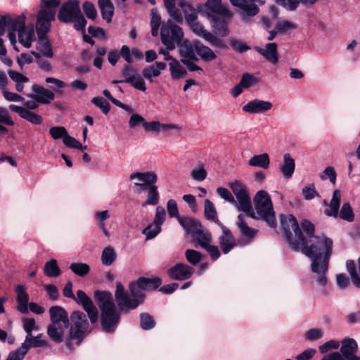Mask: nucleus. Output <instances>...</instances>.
<instances>
[{"instance_id": "22", "label": "nucleus", "mask_w": 360, "mask_h": 360, "mask_svg": "<svg viewBox=\"0 0 360 360\" xmlns=\"http://www.w3.org/2000/svg\"><path fill=\"white\" fill-rule=\"evenodd\" d=\"M51 323L61 324L68 326L69 318L68 312L61 307L53 306L49 309Z\"/></svg>"}, {"instance_id": "60", "label": "nucleus", "mask_w": 360, "mask_h": 360, "mask_svg": "<svg viewBox=\"0 0 360 360\" xmlns=\"http://www.w3.org/2000/svg\"><path fill=\"white\" fill-rule=\"evenodd\" d=\"M167 210L170 217H181L179 214V210L176 202L174 200L170 199L167 203Z\"/></svg>"}, {"instance_id": "42", "label": "nucleus", "mask_w": 360, "mask_h": 360, "mask_svg": "<svg viewBox=\"0 0 360 360\" xmlns=\"http://www.w3.org/2000/svg\"><path fill=\"white\" fill-rule=\"evenodd\" d=\"M193 238L198 241L199 245L202 248H207L212 242L211 234L202 229V226L193 236Z\"/></svg>"}, {"instance_id": "56", "label": "nucleus", "mask_w": 360, "mask_h": 360, "mask_svg": "<svg viewBox=\"0 0 360 360\" xmlns=\"http://www.w3.org/2000/svg\"><path fill=\"white\" fill-rule=\"evenodd\" d=\"M161 231V226L156 224L148 225L143 231V234L146 235L147 239H152L155 238Z\"/></svg>"}, {"instance_id": "15", "label": "nucleus", "mask_w": 360, "mask_h": 360, "mask_svg": "<svg viewBox=\"0 0 360 360\" xmlns=\"http://www.w3.org/2000/svg\"><path fill=\"white\" fill-rule=\"evenodd\" d=\"M169 15L176 22L183 21V13L191 11V5L185 0H163Z\"/></svg>"}, {"instance_id": "3", "label": "nucleus", "mask_w": 360, "mask_h": 360, "mask_svg": "<svg viewBox=\"0 0 360 360\" xmlns=\"http://www.w3.org/2000/svg\"><path fill=\"white\" fill-rule=\"evenodd\" d=\"M42 6L38 13L37 32L39 37L37 49L46 58H52L53 52L49 41L44 37L50 30L51 22L55 19L60 0H41Z\"/></svg>"}, {"instance_id": "54", "label": "nucleus", "mask_w": 360, "mask_h": 360, "mask_svg": "<svg viewBox=\"0 0 360 360\" xmlns=\"http://www.w3.org/2000/svg\"><path fill=\"white\" fill-rule=\"evenodd\" d=\"M27 352L26 347L22 344L18 349L11 352L6 360H22Z\"/></svg>"}, {"instance_id": "49", "label": "nucleus", "mask_w": 360, "mask_h": 360, "mask_svg": "<svg viewBox=\"0 0 360 360\" xmlns=\"http://www.w3.org/2000/svg\"><path fill=\"white\" fill-rule=\"evenodd\" d=\"M161 22V18L158 13V12L153 9L151 11V20H150V26H151V33L154 37L158 36L159 32V27Z\"/></svg>"}, {"instance_id": "2", "label": "nucleus", "mask_w": 360, "mask_h": 360, "mask_svg": "<svg viewBox=\"0 0 360 360\" xmlns=\"http://www.w3.org/2000/svg\"><path fill=\"white\" fill-rule=\"evenodd\" d=\"M162 282L158 277L147 278L141 277L129 285V293L124 292L121 283H117L115 292V299L120 309H134L144 300L143 290L158 288Z\"/></svg>"}, {"instance_id": "37", "label": "nucleus", "mask_w": 360, "mask_h": 360, "mask_svg": "<svg viewBox=\"0 0 360 360\" xmlns=\"http://www.w3.org/2000/svg\"><path fill=\"white\" fill-rule=\"evenodd\" d=\"M257 51L271 63H276L278 62L277 45L275 43L267 44L264 49L259 48L257 49Z\"/></svg>"}, {"instance_id": "61", "label": "nucleus", "mask_w": 360, "mask_h": 360, "mask_svg": "<svg viewBox=\"0 0 360 360\" xmlns=\"http://www.w3.org/2000/svg\"><path fill=\"white\" fill-rule=\"evenodd\" d=\"M302 195L306 200H311L318 195L314 184H311L304 186L302 191Z\"/></svg>"}, {"instance_id": "59", "label": "nucleus", "mask_w": 360, "mask_h": 360, "mask_svg": "<svg viewBox=\"0 0 360 360\" xmlns=\"http://www.w3.org/2000/svg\"><path fill=\"white\" fill-rule=\"evenodd\" d=\"M63 143L72 148L76 149H85L86 147H83L79 141H78L76 139L72 136H70L68 134L64 137Z\"/></svg>"}, {"instance_id": "11", "label": "nucleus", "mask_w": 360, "mask_h": 360, "mask_svg": "<svg viewBox=\"0 0 360 360\" xmlns=\"http://www.w3.org/2000/svg\"><path fill=\"white\" fill-rule=\"evenodd\" d=\"M229 186L236 198L237 208L250 217H255L251 198L246 186L240 181L234 180L229 183Z\"/></svg>"}, {"instance_id": "38", "label": "nucleus", "mask_w": 360, "mask_h": 360, "mask_svg": "<svg viewBox=\"0 0 360 360\" xmlns=\"http://www.w3.org/2000/svg\"><path fill=\"white\" fill-rule=\"evenodd\" d=\"M248 165L251 167L267 169L270 165V158L266 153L252 156L248 160Z\"/></svg>"}, {"instance_id": "44", "label": "nucleus", "mask_w": 360, "mask_h": 360, "mask_svg": "<svg viewBox=\"0 0 360 360\" xmlns=\"http://www.w3.org/2000/svg\"><path fill=\"white\" fill-rule=\"evenodd\" d=\"M44 274L49 277H57L60 274V269L56 259H51L44 266Z\"/></svg>"}, {"instance_id": "52", "label": "nucleus", "mask_w": 360, "mask_h": 360, "mask_svg": "<svg viewBox=\"0 0 360 360\" xmlns=\"http://www.w3.org/2000/svg\"><path fill=\"white\" fill-rule=\"evenodd\" d=\"M22 327L27 333V335H30L34 330L39 329L36 324V321L33 318H25L22 319Z\"/></svg>"}, {"instance_id": "53", "label": "nucleus", "mask_w": 360, "mask_h": 360, "mask_svg": "<svg viewBox=\"0 0 360 360\" xmlns=\"http://www.w3.org/2000/svg\"><path fill=\"white\" fill-rule=\"evenodd\" d=\"M49 133L53 139H62L63 141L64 137L68 134V131L64 127H53L50 128Z\"/></svg>"}, {"instance_id": "35", "label": "nucleus", "mask_w": 360, "mask_h": 360, "mask_svg": "<svg viewBox=\"0 0 360 360\" xmlns=\"http://www.w3.org/2000/svg\"><path fill=\"white\" fill-rule=\"evenodd\" d=\"M237 225L241 234L246 238H252L257 233V229L248 226L244 214H240L238 215Z\"/></svg>"}, {"instance_id": "7", "label": "nucleus", "mask_w": 360, "mask_h": 360, "mask_svg": "<svg viewBox=\"0 0 360 360\" xmlns=\"http://www.w3.org/2000/svg\"><path fill=\"white\" fill-rule=\"evenodd\" d=\"M281 228L284 237L289 245L295 250H299L300 245L304 243V237L302 233L295 217L292 214L281 216Z\"/></svg>"}, {"instance_id": "5", "label": "nucleus", "mask_w": 360, "mask_h": 360, "mask_svg": "<svg viewBox=\"0 0 360 360\" xmlns=\"http://www.w3.org/2000/svg\"><path fill=\"white\" fill-rule=\"evenodd\" d=\"M255 217L265 221L271 227L276 226L275 212L269 194L264 191H257L253 198Z\"/></svg>"}, {"instance_id": "43", "label": "nucleus", "mask_w": 360, "mask_h": 360, "mask_svg": "<svg viewBox=\"0 0 360 360\" xmlns=\"http://www.w3.org/2000/svg\"><path fill=\"white\" fill-rule=\"evenodd\" d=\"M205 217L207 219L212 220L217 224L218 226H221V223L217 218V211L212 201L207 199L205 201Z\"/></svg>"}, {"instance_id": "39", "label": "nucleus", "mask_w": 360, "mask_h": 360, "mask_svg": "<svg viewBox=\"0 0 360 360\" xmlns=\"http://www.w3.org/2000/svg\"><path fill=\"white\" fill-rule=\"evenodd\" d=\"M169 66L172 79H179L184 77L187 74L186 70L176 59H172V61L169 63Z\"/></svg>"}, {"instance_id": "27", "label": "nucleus", "mask_w": 360, "mask_h": 360, "mask_svg": "<svg viewBox=\"0 0 360 360\" xmlns=\"http://www.w3.org/2000/svg\"><path fill=\"white\" fill-rule=\"evenodd\" d=\"M32 91L34 95L27 94V96L30 98H36L39 103L47 104L51 103L54 99V94L41 86L34 84L32 86Z\"/></svg>"}, {"instance_id": "29", "label": "nucleus", "mask_w": 360, "mask_h": 360, "mask_svg": "<svg viewBox=\"0 0 360 360\" xmlns=\"http://www.w3.org/2000/svg\"><path fill=\"white\" fill-rule=\"evenodd\" d=\"M15 32H18L20 43L26 48H30L32 46V41L36 39L33 27L27 29L25 27L24 24L22 27H17Z\"/></svg>"}, {"instance_id": "32", "label": "nucleus", "mask_w": 360, "mask_h": 360, "mask_svg": "<svg viewBox=\"0 0 360 360\" xmlns=\"http://www.w3.org/2000/svg\"><path fill=\"white\" fill-rule=\"evenodd\" d=\"M167 65L164 62H156L155 65H149L145 68L142 71V75L144 78L149 82H153V77H158L160 75L161 71L164 70Z\"/></svg>"}, {"instance_id": "57", "label": "nucleus", "mask_w": 360, "mask_h": 360, "mask_svg": "<svg viewBox=\"0 0 360 360\" xmlns=\"http://www.w3.org/2000/svg\"><path fill=\"white\" fill-rule=\"evenodd\" d=\"M83 11L86 17L91 20H95L97 17V11L94 5L89 1H86L83 4Z\"/></svg>"}, {"instance_id": "28", "label": "nucleus", "mask_w": 360, "mask_h": 360, "mask_svg": "<svg viewBox=\"0 0 360 360\" xmlns=\"http://www.w3.org/2000/svg\"><path fill=\"white\" fill-rule=\"evenodd\" d=\"M16 300L18 302V310L25 314L28 311L29 295L26 292V288L22 285H18L15 287Z\"/></svg>"}, {"instance_id": "18", "label": "nucleus", "mask_w": 360, "mask_h": 360, "mask_svg": "<svg viewBox=\"0 0 360 360\" xmlns=\"http://www.w3.org/2000/svg\"><path fill=\"white\" fill-rule=\"evenodd\" d=\"M80 12L79 1L71 0L63 4L58 13V19L64 22H72Z\"/></svg>"}, {"instance_id": "45", "label": "nucleus", "mask_w": 360, "mask_h": 360, "mask_svg": "<svg viewBox=\"0 0 360 360\" xmlns=\"http://www.w3.org/2000/svg\"><path fill=\"white\" fill-rule=\"evenodd\" d=\"M346 266L353 284L356 287L360 288V276L356 271L354 262L352 260L347 261Z\"/></svg>"}, {"instance_id": "24", "label": "nucleus", "mask_w": 360, "mask_h": 360, "mask_svg": "<svg viewBox=\"0 0 360 360\" xmlns=\"http://www.w3.org/2000/svg\"><path fill=\"white\" fill-rule=\"evenodd\" d=\"M219 226L222 229L223 234L219 238V243L222 252L227 254L236 245V240L229 229L223 224Z\"/></svg>"}, {"instance_id": "1", "label": "nucleus", "mask_w": 360, "mask_h": 360, "mask_svg": "<svg viewBox=\"0 0 360 360\" xmlns=\"http://www.w3.org/2000/svg\"><path fill=\"white\" fill-rule=\"evenodd\" d=\"M311 245L304 243L300 245L302 252L311 258V270L318 274L317 282L321 285H326L327 278L326 274L328 271V261L332 255L333 240L325 236H317L310 240Z\"/></svg>"}, {"instance_id": "21", "label": "nucleus", "mask_w": 360, "mask_h": 360, "mask_svg": "<svg viewBox=\"0 0 360 360\" xmlns=\"http://www.w3.org/2000/svg\"><path fill=\"white\" fill-rule=\"evenodd\" d=\"M230 2L249 16H255L259 12V8L255 3L258 2L261 5L264 4L261 0H230Z\"/></svg>"}, {"instance_id": "14", "label": "nucleus", "mask_w": 360, "mask_h": 360, "mask_svg": "<svg viewBox=\"0 0 360 360\" xmlns=\"http://www.w3.org/2000/svg\"><path fill=\"white\" fill-rule=\"evenodd\" d=\"M25 24V16L22 14L18 16H0V36L4 34L6 29L11 32L8 33V38L12 44L16 43L15 30L17 27H22Z\"/></svg>"}, {"instance_id": "9", "label": "nucleus", "mask_w": 360, "mask_h": 360, "mask_svg": "<svg viewBox=\"0 0 360 360\" xmlns=\"http://www.w3.org/2000/svg\"><path fill=\"white\" fill-rule=\"evenodd\" d=\"M89 331V323L86 315L79 311H73L70 315V328L68 345L70 346L71 341H76L77 345L80 344Z\"/></svg>"}, {"instance_id": "51", "label": "nucleus", "mask_w": 360, "mask_h": 360, "mask_svg": "<svg viewBox=\"0 0 360 360\" xmlns=\"http://www.w3.org/2000/svg\"><path fill=\"white\" fill-rule=\"evenodd\" d=\"M186 260L192 265L198 264L202 259V254L195 250L188 249L185 252Z\"/></svg>"}, {"instance_id": "4", "label": "nucleus", "mask_w": 360, "mask_h": 360, "mask_svg": "<svg viewBox=\"0 0 360 360\" xmlns=\"http://www.w3.org/2000/svg\"><path fill=\"white\" fill-rule=\"evenodd\" d=\"M95 298L101 311V326L103 330L112 332L120 321V314L115 308L112 294L106 291H96Z\"/></svg>"}, {"instance_id": "36", "label": "nucleus", "mask_w": 360, "mask_h": 360, "mask_svg": "<svg viewBox=\"0 0 360 360\" xmlns=\"http://www.w3.org/2000/svg\"><path fill=\"white\" fill-rule=\"evenodd\" d=\"M98 6L102 18L108 22H111L114 15V6L110 0H98Z\"/></svg>"}, {"instance_id": "31", "label": "nucleus", "mask_w": 360, "mask_h": 360, "mask_svg": "<svg viewBox=\"0 0 360 360\" xmlns=\"http://www.w3.org/2000/svg\"><path fill=\"white\" fill-rule=\"evenodd\" d=\"M185 18L187 23L188 24L192 31L198 36L206 40L207 39V34L211 33L210 32H207L201 24H200L198 22H195V13H193L188 15L185 14Z\"/></svg>"}, {"instance_id": "58", "label": "nucleus", "mask_w": 360, "mask_h": 360, "mask_svg": "<svg viewBox=\"0 0 360 360\" xmlns=\"http://www.w3.org/2000/svg\"><path fill=\"white\" fill-rule=\"evenodd\" d=\"M141 326L144 330H150L155 326V321L148 314H141Z\"/></svg>"}, {"instance_id": "64", "label": "nucleus", "mask_w": 360, "mask_h": 360, "mask_svg": "<svg viewBox=\"0 0 360 360\" xmlns=\"http://www.w3.org/2000/svg\"><path fill=\"white\" fill-rule=\"evenodd\" d=\"M92 103L98 107L105 114H107L110 110L109 103L101 97L94 98L92 99Z\"/></svg>"}, {"instance_id": "47", "label": "nucleus", "mask_w": 360, "mask_h": 360, "mask_svg": "<svg viewBox=\"0 0 360 360\" xmlns=\"http://www.w3.org/2000/svg\"><path fill=\"white\" fill-rule=\"evenodd\" d=\"M159 202V193L158 191V187L155 185H151L149 186V190L148 191L147 199L146 202L143 204L145 205H155Z\"/></svg>"}, {"instance_id": "25", "label": "nucleus", "mask_w": 360, "mask_h": 360, "mask_svg": "<svg viewBox=\"0 0 360 360\" xmlns=\"http://www.w3.org/2000/svg\"><path fill=\"white\" fill-rule=\"evenodd\" d=\"M207 18L210 19L212 27L217 34L221 37H226L229 34L228 22L226 20H229L228 18L222 16H212L210 13H207Z\"/></svg>"}, {"instance_id": "50", "label": "nucleus", "mask_w": 360, "mask_h": 360, "mask_svg": "<svg viewBox=\"0 0 360 360\" xmlns=\"http://www.w3.org/2000/svg\"><path fill=\"white\" fill-rule=\"evenodd\" d=\"M70 269L74 274L79 276L86 275L90 270L89 266L84 263H72Z\"/></svg>"}, {"instance_id": "19", "label": "nucleus", "mask_w": 360, "mask_h": 360, "mask_svg": "<svg viewBox=\"0 0 360 360\" xmlns=\"http://www.w3.org/2000/svg\"><path fill=\"white\" fill-rule=\"evenodd\" d=\"M193 273L192 267L185 264H176L167 270L169 277L174 280H186L189 278Z\"/></svg>"}, {"instance_id": "8", "label": "nucleus", "mask_w": 360, "mask_h": 360, "mask_svg": "<svg viewBox=\"0 0 360 360\" xmlns=\"http://www.w3.org/2000/svg\"><path fill=\"white\" fill-rule=\"evenodd\" d=\"M65 297L74 300L78 304L82 306L92 323H95L98 319V312L91 299L82 290L77 291V296L72 292V283L68 281L63 290Z\"/></svg>"}, {"instance_id": "40", "label": "nucleus", "mask_w": 360, "mask_h": 360, "mask_svg": "<svg viewBox=\"0 0 360 360\" xmlns=\"http://www.w3.org/2000/svg\"><path fill=\"white\" fill-rule=\"evenodd\" d=\"M43 334L37 336L26 335L25 341L22 343L27 349L30 347H40L46 345L47 342L42 338Z\"/></svg>"}, {"instance_id": "30", "label": "nucleus", "mask_w": 360, "mask_h": 360, "mask_svg": "<svg viewBox=\"0 0 360 360\" xmlns=\"http://www.w3.org/2000/svg\"><path fill=\"white\" fill-rule=\"evenodd\" d=\"M295 160L289 153L284 154L283 163L279 167V170L283 176L287 179H290L295 172Z\"/></svg>"}, {"instance_id": "23", "label": "nucleus", "mask_w": 360, "mask_h": 360, "mask_svg": "<svg viewBox=\"0 0 360 360\" xmlns=\"http://www.w3.org/2000/svg\"><path fill=\"white\" fill-rule=\"evenodd\" d=\"M357 344L354 339L345 338L342 342L341 355L347 360H360V356L355 355Z\"/></svg>"}, {"instance_id": "34", "label": "nucleus", "mask_w": 360, "mask_h": 360, "mask_svg": "<svg viewBox=\"0 0 360 360\" xmlns=\"http://www.w3.org/2000/svg\"><path fill=\"white\" fill-rule=\"evenodd\" d=\"M178 221L185 231L192 236L197 233L202 227L199 221L190 217H179Z\"/></svg>"}, {"instance_id": "62", "label": "nucleus", "mask_w": 360, "mask_h": 360, "mask_svg": "<svg viewBox=\"0 0 360 360\" xmlns=\"http://www.w3.org/2000/svg\"><path fill=\"white\" fill-rule=\"evenodd\" d=\"M323 331L320 328H311L308 330L305 333V338L308 340L314 341L322 338Z\"/></svg>"}, {"instance_id": "12", "label": "nucleus", "mask_w": 360, "mask_h": 360, "mask_svg": "<svg viewBox=\"0 0 360 360\" xmlns=\"http://www.w3.org/2000/svg\"><path fill=\"white\" fill-rule=\"evenodd\" d=\"M32 98L30 101L22 102L24 103L23 106L12 104L8 108L11 111L16 112L21 118L27 122L34 124H40L43 120L41 116L32 111V110L38 108L39 102L34 97Z\"/></svg>"}, {"instance_id": "13", "label": "nucleus", "mask_w": 360, "mask_h": 360, "mask_svg": "<svg viewBox=\"0 0 360 360\" xmlns=\"http://www.w3.org/2000/svg\"><path fill=\"white\" fill-rule=\"evenodd\" d=\"M193 51L205 62L212 61L217 58L216 54L210 48L203 45L200 41H194L192 46L188 41H184L181 46V52L186 56L192 57Z\"/></svg>"}, {"instance_id": "26", "label": "nucleus", "mask_w": 360, "mask_h": 360, "mask_svg": "<svg viewBox=\"0 0 360 360\" xmlns=\"http://www.w3.org/2000/svg\"><path fill=\"white\" fill-rule=\"evenodd\" d=\"M129 179L131 180H137V181L134 183L135 186L149 185L150 186L151 185H155L158 180V176L153 172H134L130 174Z\"/></svg>"}, {"instance_id": "63", "label": "nucleus", "mask_w": 360, "mask_h": 360, "mask_svg": "<svg viewBox=\"0 0 360 360\" xmlns=\"http://www.w3.org/2000/svg\"><path fill=\"white\" fill-rule=\"evenodd\" d=\"M295 28H296L295 25L293 22H292L290 21H288V20L281 21V22H278L276 26V30H277V32H281V33H283V32H288V31H290L292 30H295Z\"/></svg>"}, {"instance_id": "48", "label": "nucleus", "mask_w": 360, "mask_h": 360, "mask_svg": "<svg viewBox=\"0 0 360 360\" xmlns=\"http://www.w3.org/2000/svg\"><path fill=\"white\" fill-rule=\"evenodd\" d=\"M116 259V253L112 248L107 247L103 250L101 261L104 265H110Z\"/></svg>"}, {"instance_id": "10", "label": "nucleus", "mask_w": 360, "mask_h": 360, "mask_svg": "<svg viewBox=\"0 0 360 360\" xmlns=\"http://www.w3.org/2000/svg\"><path fill=\"white\" fill-rule=\"evenodd\" d=\"M340 200L341 192L339 190H335L333 193L332 199L329 204L326 200H323V204L328 206V208L324 211L325 214L335 218L339 216L343 220L352 221L354 219V214L349 202L344 203L339 212Z\"/></svg>"}, {"instance_id": "6", "label": "nucleus", "mask_w": 360, "mask_h": 360, "mask_svg": "<svg viewBox=\"0 0 360 360\" xmlns=\"http://www.w3.org/2000/svg\"><path fill=\"white\" fill-rule=\"evenodd\" d=\"M160 35L162 43L167 49H160L159 53L164 56L165 60L172 61V59L174 58L170 56L169 51L174 49L176 44L180 43L184 33L178 25L174 24L171 20H168L165 25H162Z\"/></svg>"}, {"instance_id": "33", "label": "nucleus", "mask_w": 360, "mask_h": 360, "mask_svg": "<svg viewBox=\"0 0 360 360\" xmlns=\"http://www.w3.org/2000/svg\"><path fill=\"white\" fill-rule=\"evenodd\" d=\"M67 327L61 324L51 323L47 327V334L53 342L60 343L63 340L65 329Z\"/></svg>"}, {"instance_id": "16", "label": "nucleus", "mask_w": 360, "mask_h": 360, "mask_svg": "<svg viewBox=\"0 0 360 360\" xmlns=\"http://www.w3.org/2000/svg\"><path fill=\"white\" fill-rule=\"evenodd\" d=\"M198 11L205 13L207 17V13L211 15H220L228 19L232 18V13L229 8L221 4V0H207L206 3L198 7Z\"/></svg>"}, {"instance_id": "46", "label": "nucleus", "mask_w": 360, "mask_h": 360, "mask_svg": "<svg viewBox=\"0 0 360 360\" xmlns=\"http://www.w3.org/2000/svg\"><path fill=\"white\" fill-rule=\"evenodd\" d=\"M207 175V172L203 165H196L191 172V176L197 181H204Z\"/></svg>"}, {"instance_id": "55", "label": "nucleus", "mask_w": 360, "mask_h": 360, "mask_svg": "<svg viewBox=\"0 0 360 360\" xmlns=\"http://www.w3.org/2000/svg\"><path fill=\"white\" fill-rule=\"evenodd\" d=\"M240 82L244 88L247 89L255 85L258 82V79L252 74L245 73L243 75Z\"/></svg>"}, {"instance_id": "20", "label": "nucleus", "mask_w": 360, "mask_h": 360, "mask_svg": "<svg viewBox=\"0 0 360 360\" xmlns=\"http://www.w3.org/2000/svg\"><path fill=\"white\" fill-rule=\"evenodd\" d=\"M272 106V103L269 101L255 99L245 105L243 110L250 114L263 113L270 110Z\"/></svg>"}, {"instance_id": "17", "label": "nucleus", "mask_w": 360, "mask_h": 360, "mask_svg": "<svg viewBox=\"0 0 360 360\" xmlns=\"http://www.w3.org/2000/svg\"><path fill=\"white\" fill-rule=\"evenodd\" d=\"M122 75L124 79L121 82L130 84L134 89L143 92L146 91V85L143 78L130 66L127 65L123 69Z\"/></svg>"}, {"instance_id": "41", "label": "nucleus", "mask_w": 360, "mask_h": 360, "mask_svg": "<svg viewBox=\"0 0 360 360\" xmlns=\"http://www.w3.org/2000/svg\"><path fill=\"white\" fill-rule=\"evenodd\" d=\"M8 74L10 78L15 82V89L18 92H22L24 89V84L29 82V78L22 74L14 70H9Z\"/></svg>"}]
</instances>
